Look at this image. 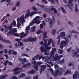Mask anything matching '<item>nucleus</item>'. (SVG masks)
<instances>
[{"instance_id": "052dcab7", "label": "nucleus", "mask_w": 79, "mask_h": 79, "mask_svg": "<svg viewBox=\"0 0 79 79\" xmlns=\"http://www.w3.org/2000/svg\"><path fill=\"white\" fill-rule=\"evenodd\" d=\"M30 29V27L28 26L27 27H26V29H25V30L29 31Z\"/></svg>"}, {"instance_id": "aec40b11", "label": "nucleus", "mask_w": 79, "mask_h": 79, "mask_svg": "<svg viewBox=\"0 0 79 79\" xmlns=\"http://www.w3.org/2000/svg\"><path fill=\"white\" fill-rule=\"evenodd\" d=\"M30 38H28L27 39H24L22 40V41L25 42H27L30 41Z\"/></svg>"}, {"instance_id": "a19ab883", "label": "nucleus", "mask_w": 79, "mask_h": 79, "mask_svg": "<svg viewBox=\"0 0 79 79\" xmlns=\"http://www.w3.org/2000/svg\"><path fill=\"white\" fill-rule=\"evenodd\" d=\"M42 32V31L41 30H38L37 32H36V34L39 35Z\"/></svg>"}, {"instance_id": "7ed1b4c3", "label": "nucleus", "mask_w": 79, "mask_h": 79, "mask_svg": "<svg viewBox=\"0 0 79 79\" xmlns=\"http://www.w3.org/2000/svg\"><path fill=\"white\" fill-rule=\"evenodd\" d=\"M59 69V70H58V69H56L55 71V73H54V74H53V75H54V77H56V76L58 75V73L59 75L60 76L63 75V71H62L63 69V68H60Z\"/></svg>"}, {"instance_id": "de8ad7c7", "label": "nucleus", "mask_w": 79, "mask_h": 79, "mask_svg": "<svg viewBox=\"0 0 79 79\" xmlns=\"http://www.w3.org/2000/svg\"><path fill=\"white\" fill-rule=\"evenodd\" d=\"M49 71H51L52 72V74H54V72L53 71V69L52 68H50L49 69Z\"/></svg>"}, {"instance_id": "c03bdc74", "label": "nucleus", "mask_w": 79, "mask_h": 79, "mask_svg": "<svg viewBox=\"0 0 79 79\" xmlns=\"http://www.w3.org/2000/svg\"><path fill=\"white\" fill-rule=\"evenodd\" d=\"M71 33H74L77 34H79V32H78L76 31H74L73 30V31H71Z\"/></svg>"}, {"instance_id": "a18cd8bd", "label": "nucleus", "mask_w": 79, "mask_h": 79, "mask_svg": "<svg viewBox=\"0 0 79 79\" xmlns=\"http://www.w3.org/2000/svg\"><path fill=\"white\" fill-rule=\"evenodd\" d=\"M64 59H63L59 61V62L60 64H63V63H64Z\"/></svg>"}, {"instance_id": "0e129e2a", "label": "nucleus", "mask_w": 79, "mask_h": 79, "mask_svg": "<svg viewBox=\"0 0 79 79\" xmlns=\"http://www.w3.org/2000/svg\"><path fill=\"white\" fill-rule=\"evenodd\" d=\"M72 36L71 34H69V35H68V37L69 38L71 39V36Z\"/></svg>"}, {"instance_id": "c9c22d12", "label": "nucleus", "mask_w": 79, "mask_h": 79, "mask_svg": "<svg viewBox=\"0 0 79 79\" xmlns=\"http://www.w3.org/2000/svg\"><path fill=\"white\" fill-rule=\"evenodd\" d=\"M75 12H77L79 10H78V8L77 7V4H75Z\"/></svg>"}, {"instance_id": "c85d7f7f", "label": "nucleus", "mask_w": 79, "mask_h": 79, "mask_svg": "<svg viewBox=\"0 0 79 79\" xmlns=\"http://www.w3.org/2000/svg\"><path fill=\"white\" fill-rule=\"evenodd\" d=\"M35 22L34 21V20H33V21H32V22H31L30 23H29V26H31L34 25V24H35Z\"/></svg>"}, {"instance_id": "e2e57ef3", "label": "nucleus", "mask_w": 79, "mask_h": 79, "mask_svg": "<svg viewBox=\"0 0 79 79\" xmlns=\"http://www.w3.org/2000/svg\"><path fill=\"white\" fill-rule=\"evenodd\" d=\"M13 35H14L15 36H17L18 37H19V34L18 33H14Z\"/></svg>"}, {"instance_id": "f3484780", "label": "nucleus", "mask_w": 79, "mask_h": 79, "mask_svg": "<svg viewBox=\"0 0 79 79\" xmlns=\"http://www.w3.org/2000/svg\"><path fill=\"white\" fill-rule=\"evenodd\" d=\"M43 35V40H45V39H46L47 38V33L45 31H44Z\"/></svg>"}, {"instance_id": "8fccbe9b", "label": "nucleus", "mask_w": 79, "mask_h": 79, "mask_svg": "<svg viewBox=\"0 0 79 79\" xmlns=\"http://www.w3.org/2000/svg\"><path fill=\"white\" fill-rule=\"evenodd\" d=\"M45 49H46L47 50H50V49H51V47H48V46L45 47Z\"/></svg>"}, {"instance_id": "c756f323", "label": "nucleus", "mask_w": 79, "mask_h": 79, "mask_svg": "<svg viewBox=\"0 0 79 79\" xmlns=\"http://www.w3.org/2000/svg\"><path fill=\"white\" fill-rule=\"evenodd\" d=\"M70 72H71V71H70L69 70H66V71H65V72L64 73V75L65 76H66L67 74H69V73H70Z\"/></svg>"}, {"instance_id": "2eb2a0df", "label": "nucleus", "mask_w": 79, "mask_h": 79, "mask_svg": "<svg viewBox=\"0 0 79 79\" xmlns=\"http://www.w3.org/2000/svg\"><path fill=\"white\" fill-rule=\"evenodd\" d=\"M31 65V63H30L29 62H28L27 64H25L24 65H23L22 66V68H25L28 67Z\"/></svg>"}, {"instance_id": "ddd939ff", "label": "nucleus", "mask_w": 79, "mask_h": 79, "mask_svg": "<svg viewBox=\"0 0 79 79\" xmlns=\"http://www.w3.org/2000/svg\"><path fill=\"white\" fill-rule=\"evenodd\" d=\"M38 57V59H39V60H40L41 59H44L45 57H44L43 56V55H41V56H40V55L37 54L36 55V56H35V57L36 58H37Z\"/></svg>"}, {"instance_id": "f257e3e1", "label": "nucleus", "mask_w": 79, "mask_h": 79, "mask_svg": "<svg viewBox=\"0 0 79 79\" xmlns=\"http://www.w3.org/2000/svg\"><path fill=\"white\" fill-rule=\"evenodd\" d=\"M24 15L23 14L22 15H21V16L20 17V18L19 17L17 18V27L18 28L20 26L21 24L19 22L20 21V23H21L22 24L23 26L24 24H23L24 22H25V19L24 18Z\"/></svg>"}, {"instance_id": "603ef678", "label": "nucleus", "mask_w": 79, "mask_h": 79, "mask_svg": "<svg viewBox=\"0 0 79 79\" xmlns=\"http://www.w3.org/2000/svg\"><path fill=\"white\" fill-rule=\"evenodd\" d=\"M12 54L13 55H17V52L16 51H14L12 52Z\"/></svg>"}, {"instance_id": "79ce46f5", "label": "nucleus", "mask_w": 79, "mask_h": 79, "mask_svg": "<svg viewBox=\"0 0 79 79\" xmlns=\"http://www.w3.org/2000/svg\"><path fill=\"white\" fill-rule=\"evenodd\" d=\"M49 2H51L52 4H54L55 3V2L53 0H48Z\"/></svg>"}, {"instance_id": "864d4df0", "label": "nucleus", "mask_w": 79, "mask_h": 79, "mask_svg": "<svg viewBox=\"0 0 79 79\" xmlns=\"http://www.w3.org/2000/svg\"><path fill=\"white\" fill-rule=\"evenodd\" d=\"M50 19H50V17L48 18H47L46 19H45V20L46 21L48 22L50 21Z\"/></svg>"}, {"instance_id": "72a5a7b5", "label": "nucleus", "mask_w": 79, "mask_h": 79, "mask_svg": "<svg viewBox=\"0 0 79 79\" xmlns=\"http://www.w3.org/2000/svg\"><path fill=\"white\" fill-rule=\"evenodd\" d=\"M63 50L61 49H59L58 51V53L59 54H63Z\"/></svg>"}, {"instance_id": "7c9ffc66", "label": "nucleus", "mask_w": 79, "mask_h": 79, "mask_svg": "<svg viewBox=\"0 0 79 79\" xmlns=\"http://www.w3.org/2000/svg\"><path fill=\"white\" fill-rule=\"evenodd\" d=\"M65 7H67V6L69 7V9H72L73 8V6H72L71 5H65Z\"/></svg>"}, {"instance_id": "9d476101", "label": "nucleus", "mask_w": 79, "mask_h": 79, "mask_svg": "<svg viewBox=\"0 0 79 79\" xmlns=\"http://www.w3.org/2000/svg\"><path fill=\"white\" fill-rule=\"evenodd\" d=\"M65 45H68V43H66V42L64 41H62L60 43V48L61 49H62L63 48V46Z\"/></svg>"}, {"instance_id": "4d7b16f0", "label": "nucleus", "mask_w": 79, "mask_h": 79, "mask_svg": "<svg viewBox=\"0 0 79 79\" xmlns=\"http://www.w3.org/2000/svg\"><path fill=\"white\" fill-rule=\"evenodd\" d=\"M68 23L72 27H73V24L71 21L69 22Z\"/></svg>"}, {"instance_id": "4468645a", "label": "nucleus", "mask_w": 79, "mask_h": 79, "mask_svg": "<svg viewBox=\"0 0 79 79\" xmlns=\"http://www.w3.org/2000/svg\"><path fill=\"white\" fill-rule=\"evenodd\" d=\"M46 66L45 65H42L41 67V69L40 70V73H42V71H44V70L46 68Z\"/></svg>"}, {"instance_id": "69168bd1", "label": "nucleus", "mask_w": 79, "mask_h": 79, "mask_svg": "<svg viewBox=\"0 0 79 79\" xmlns=\"http://www.w3.org/2000/svg\"><path fill=\"white\" fill-rule=\"evenodd\" d=\"M54 67L55 68V69H56L57 68V69H58L59 67L58 65L57 64L54 65Z\"/></svg>"}, {"instance_id": "680f3d73", "label": "nucleus", "mask_w": 79, "mask_h": 79, "mask_svg": "<svg viewBox=\"0 0 79 79\" xmlns=\"http://www.w3.org/2000/svg\"><path fill=\"white\" fill-rule=\"evenodd\" d=\"M10 79H18V77H11Z\"/></svg>"}, {"instance_id": "3c124183", "label": "nucleus", "mask_w": 79, "mask_h": 79, "mask_svg": "<svg viewBox=\"0 0 79 79\" xmlns=\"http://www.w3.org/2000/svg\"><path fill=\"white\" fill-rule=\"evenodd\" d=\"M64 39H65V42H66L67 44L68 42H69V40L67 38H64Z\"/></svg>"}, {"instance_id": "39448f33", "label": "nucleus", "mask_w": 79, "mask_h": 79, "mask_svg": "<svg viewBox=\"0 0 79 79\" xmlns=\"http://www.w3.org/2000/svg\"><path fill=\"white\" fill-rule=\"evenodd\" d=\"M12 31H9L7 33V35L10 36V35L13 34L14 33L17 32V30L15 28L12 29Z\"/></svg>"}, {"instance_id": "423d86ee", "label": "nucleus", "mask_w": 79, "mask_h": 79, "mask_svg": "<svg viewBox=\"0 0 79 79\" xmlns=\"http://www.w3.org/2000/svg\"><path fill=\"white\" fill-rule=\"evenodd\" d=\"M55 22V18L54 16H52V20H50L49 22V27L51 28L52 27L53 23L54 24Z\"/></svg>"}, {"instance_id": "2f4dec72", "label": "nucleus", "mask_w": 79, "mask_h": 79, "mask_svg": "<svg viewBox=\"0 0 79 79\" xmlns=\"http://www.w3.org/2000/svg\"><path fill=\"white\" fill-rule=\"evenodd\" d=\"M10 62L8 60H6L5 61H4V63H3V64L5 66H6L7 65V64L8 63Z\"/></svg>"}, {"instance_id": "f8f14e48", "label": "nucleus", "mask_w": 79, "mask_h": 79, "mask_svg": "<svg viewBox=\"0 0 79 79\" xmlns=\"http://www.w3.org/2000/svg\"><path fill=\"white\" fill-rule=\"evenodd\" d=\"M79 74V72L77 71H76L75 72V74H73V79H77V76Z\"/></svg>"}, {"instance_id": "13d9d810", "label": "nucleus", "mask_w": 79, "mask_h": 79, "mask_svg": "<svg viewBox=\"0 0 79 79\" xmlns=\"http://www.w3.org/2000/svg\"><path fill=\"white\" fill-rule=\"evenodd\" d=\"M72 2V1L69 0L68 3H69V4H71L72 6H73V4Z\"/></svg>"}, {"instance_id": "6ab92c4d", "label": "nucleus", "mask_w": 79, "mask_h": 79, "mask_svg": "<svg viewBox=\"0 0 79 79\" xmlns=\"http://www.w3.org/2000/svg\"><path fill=\"white\" fill-rule=\"evenodd\" d=\"M33 67H34V68L35 69L36 72L38 71V65L34 64V65H33Z\"/></svg>"}, {"instance_id": "dca6fc26", "label": "nucleus", "mask_w": 79, "mask_h": 79, "mask_svg": "<svg viewBox=\"0 0 79 79\" xmlns=\"http://www.w3.org/2000/svg\"><path fill=\"white\" fill-rule=\"evenodd\" d=\"M25 32L26 34H25V35H23V36H20L19 37H21V38H24L27 35V34H29V32L28 31L29 30H25Z\"/></svg>"}, {"instance_id": "1a4fd4ad", "label": "nucleus", "mask_w": 79, "mask_h": 79, "mask_svg": "<svg viewBox=\"0 0 79 79\" xmlns=\"http://www.w3.org/2000/svg\"><path fill=\"white\" fill-rule=\"evenodd\" d=\"M22 38H21V39H18L17 38V39L15 40V41L16 42H18V43H19V44H18V47H19V46H22L23 45V43H22L23 42H19L20 41L22 40Z\"/></svg>"}, {"instance_id": "4c0bfd02", "label": "nucleus", "mask_w": 79, "mask_h": 79, "mask_svg": "<svg viewBox=\"0 0 79 79\" xmlns=\"http://www.w3.org/2000/svg\"><path fill=\"white\" fill-rule=\"evenodd\" d=\"M52 42V39H50L48 40V45L51 44V43Z\"/></svg>"}, {"instance_id": "58836bf2", "label": "nucleus", "mask_w": 79, "mask_h": 79, "mask_svg": "<svg viewBox=\"0 0 79 79\" xmlns=\"http://www.w3.org/2000/svg\"><path fill=\"white\" fill-rule=\"evenodd\" d=\"M21 55L22 56H26L27 57H29L28 55H27V54H26L25 53H22V54H21Z\"/></svg>"}, {"instance_id": "37998d69", "label": "nucleus", "mask_w": 79, "mask_h": 79, "mask_svg": "<svg viewBox=\"0 0 79 79\" xmlns=\"http://www.w3.org/2000/svg\"><path fill=\"white\" fill-rule=\"evenodd\" d=\"M14 50H9V51H8V52H9V55H10V54H11V52H14Z\"/></svg>"}, {"instance_id": "bf43d9fd", "label": "nucleus", "mask_w": 79, "mask_h": 79, "mask_svg": "<svg viewBox=\"0 0 79 79\" xmlns=\"http://www.w3.org/2000/svg\"><path fill=\"white\" fill-rule=\"evenodd\" d=\"M41 1L43 2H44L45 4H47L48 3L47 1H46V0H41Z\"/></svg>"}, {"instance_id": "6e6d98bb", "label": "nucleus", "mask_w": 79, "mask_h": 79, "mask_svg": "<svg viewBox=\"0 0 79 79\" xmlns=\"http://www.w3.org/2000/svg\"><path fill=\"white\" fill-rule=\"evenodd\" d=\"M21 62H26V58H24L23 59H22L21 60Z\"/></svg>"}, {"instance_id": "cd10ccee", "label": "nucleus", "mask_w": 79, "mask_h": 79, "mask_svg": "<svg viewBox=\"0 0 79 79\" xmlns=\"http://www.w3.org/2000/svg\"><path fill=\"white\" fill-rule=\"evenodd\" d=\"M34 19H35L36 20H37V19H38L39 20H40L42 19V17H40V16H36L35 17V18H34Z\"/></svg>"}, {"instance_id": "a211bd4d", "label": "nucleus", "mask_w": 79, "mask_h": 79, "mask_svg": "<svg viewBox=\"0 0 79 79\" xmlns=\"http://www.w3.org/2000/svg\"><path fill=\"white\" fill-rule=\"evenodd\" d=\"M54 6H52V8H51V10L52 11L54 10V13L56 14L57 13V10L56 9V8H54Z\"/></svg>"}, {"instance_id": "b1692460", "label": "nucleus", "mask_w": 79, "mask_h": 79, "mask_svg": "<svg viewBox=\"0 0 79 79\" xmlns=\"http://www.w3.org/2000/svg\"><path fill=\"white\" fill-rule=\"evenodd\" d=\"M60 8L61 10H62L63 13L64 14H66V12L64 8L63 7H60Z\"/></svg>"}, {"instance_id": "09e8293b", "label": "nucleus", "mask_w": 79, "mask_h": 79, "mask_svg": "<svg viewBox=\"0 0 79 79\" xmlns=\"http://www.w3.org/2000/svg\"><path fill=\"white\" fill-rule=\"evenodd\" d=\"M49 71H51L52 72V74H54V72L53 71V69L52 68H50L49 69Z\"/></svg>"}, {"instance_id": "ea45409f", "label": "nucleus", "mask_w": 79, "mask_h": 79, "mask_svg": "<svg viewBox=\"0 0 79 79\" xmlns=\"http://www.w3.org/2000/svg\"><path fill=\"white\" fill-rule=\"evenodd\" d=\"M32 9L34 11H38V9H37L35 6H33L32 7Z\"/></svg>"}, {"instance_id": "bb28decb", "label": "nucleus", "mask_w": 79, "mask_h": 79, "mask_svg": "<svg viewBox=\"0 0 79 79\" xmlns=\"http://www.w3.org/2000/svg\"><path fill=\"white\" fill-rule=\"evenodd\" d=\"M33 20L35 22V23H37V24H39L40 23V21H38V20L36 19H33Z\"/></svg>"}, {"instance_id": "0eeeda50", "label": "nucleus", "mask_w": 79, "mask_h": 79, "mask_svg": "<svg viewBox=\"0 0 79 79\" xmlns=\"http://www.w3.org/2000/svg\"><path fill=\"white\" fill-rule=\"evenodd\" d=\"M0 40L4 43H7L10 44H11V42L9 40L3 39V38L2 37L1 35H0Z\"/></svg>"}, {"instance_id": "49530a36", "label": "nucleus", "mask_w": 79, "mask_h": 79, "mask_svg": "<svg viewBox=\"0 0 79 79\" xmlns=\"http://www.w3.org/2000/svg\"><path fill=\"white\" fill-rule=\"evenodd\" d=\"M29 15L30 12H28L27 13V14L25 15V18H26L28 17Z\"/></svg>"}, {"instance_id": "473e14b6", "label": "nucleus", "mask_w": 79, "mask_h": 79, "mask_svg": "<svg viewBox=\"0 0 79 79\" xmlns=\"http://www.w3.org/2000/svg\"><path fill=\"white\" fill-rule=\"evenodd\" d=\"M44 54L46 55H49V52L48 51H47V50H45L44 51Z\"/></svg>"}, {"instance_id": "412c9836", "label": "nucleus", "mask_w": 79, "mask_h": 79, "mask_svg": "<svg viewBox=\"0 0 79 79\" xmlns=\"http://www.w3.org/2000/svg\"><path fill=\"white\" fill-rule=\"evenodd\" d=\"M21 69H22L21 68H19V67H16L15 69H14L13 71L14 72H15L16 71H19V70H21Z\"/></svg>"}, {"instance_id": "4be33fe9", "label": "nucleus", "mask_w": 79, "mask_h": 79, "mask_svg": "<svg viewBox=\"0 0 79 79\" xmlns=\"http://www.w3.org/2000/svg\"><path fill=\"white\" fill-rule=\"evenodd\" d=\"M25 76H26V74H25L24 73H21V74L19 75L18 78L19 79H20L21 78Z\"/></svg>"}, {"instance_id": "9b49d317", "label": "nucleus", "mask_w": 79, "mask_h": 79, "mask_svg": "<svg viewBox=\"0 0 79 79\" xmlns=\"http://www.w3.org/2000/svg\"><path fill=\"white\" fill-rule=\"evenodd\" d=\"M56 51V48H53L52 49V51L50 52V55L52 57H54V52H55Z\"/></svg>"}, {"instance_id": "f704fd0d", "label": "nucleus", "mask_w": 79, "mask_h": 79, "mask_svg": "<svg viewBox=\"0 0 79 79\" xmlns=\"http://www.w3.org/2000/svg\"><path fill=\"white\" fill-rule=\"evenodd\" d=\"M35 28H36V27L35 26H33V27H32L31 28V29L32 31L33 32H34L35 31Z\"/></svg>"}, {"instance_id": "338daca9", "label": "nucleus", "mask_w": 79, "mask_h": 79, "mask_svg": "<svg viewBox=\"0 0 79 79\" xmlns=\"http://www.w3.org/2000/svg\"><path fill=\"white\" fill-rule=\"evenodd\" d=\"M31 64H36V61L35 60H34V61H32L31 62Z\"/></svg>"}, {"instance_id": "393cba45", "label": "nucleus", "mask_w": 79, "mask_h": 79, "mask_svg": "<svg viewBox=\"0 0 79 79\" xmlns=\"http://www.w3.org/2000/svg\"><path fill=\"white\" fill-rule=\"evenodd\" d=\"M30 42H35V40H36V39L34 38H31V37H30Z\"/></svg>"}, {"instance_id": "6e6552de", "label": "nucleus", "mask_w": 79, "mask_h": 79, "mask_svg": "<svg viewBox=\"0 0 79 79\" xmlns=\"http://www.w3.org/2000/svg\"><path fill=\"white\" fill-rule=\"evenodd\" d=\"M60 35L56 37L57 39H59L60 37L64 38L65 36V33L64 32H62L60 33Z\"/></svg>"}, {"instance_id": "20e7f679", "label": "nucleus", "mask_w": 79, "mask_h": 79, "mask_svg": "<svg viewBox=\"0 0 79 79\" xmlns=\"http://www.w3.org/2000/svg\"><path fill=\"white\" fill-rule=\"evenodd\" d=\"M62 57H63V55H60L59 56L58 54H56L53 58V59L56 61L57 60H60Z\"/></svg>"}, {"instance_id": "a878e982", "label": "nucleus", "mask_w": 79, "mask_h": 79, "mask_svg": "<svg viewBox=\"0 0 79 79\" xmlns=\"http://www.w3.org/2000/svg\"><path fill=\"white\" fill-rule=\"evenodd\" d=\"M45 48L44 47H41V48H40V50L41 51V53H42L44 51H45V50H44Z\"/></svg>"}, {"instance_id": "5701e85b", "label": "nucleus", "mask_w": 79, "mask_h": 79, "mask_svg": "<svg viewBox=\"0 0 79 79\" xmlns=\"http://www.w3.org/2000/svg\"><path fill=\"white\" fill-rule=\"evenodd\" d=\"M35 70H34L33 69H32L31 70H30L28 72L29 74H34V73H35Z\"/></svg>"}, {"instance_id": "f03ea898", "label": "nucleus", "mask_w": 79, "mask_h": 79, "mask_svg": "<svg viewBox=\"0 0 79 79\" xmlns=\"http://www.w3.org/2000/svg\"><path fill=\"white\" fill-rule=\"evenodd\" d=\"M12 25L15 27L16 26V23L15 21H13V23H11L10 24L9 26H7L6 25H4V27L6 29H8L9 31H11L12 29Z\"/></svg>"}, {"instance_id": "5fc2aeb1", "label": "nucleus", "mask_w": 79, "mask_h": 79, "mask_svg": "<svg viewBox=\"0 0 79 79\" xmlns=\"http://www.w3.org/2000/svg\"><path fill=\"white\" fill-rule=\"evenodd\" d=\"M48 45H47V43H44V44H43V46L44 47L45 46V47H47V46H48Z\"/></svg>"}, {"instance_id": "774afa93", "label": "nucleus", "mask_w": 79, "mask_h": 79, "mask_svg": "<svg viewBox=\"0 0 79 79\" xmlns=\"http://www.w3.org/2000/svg\"><path fill=\"white\" fill-rule=\"evenodd\" d=\"M5 75L2 76V77H0V79H5Z\"/></svg>"}, {"instance_id": "e433bc0d", "label": "nucleus", "mask_w": 79, "mask_h": 79, "mask_svg": "<svg viewBox=\"0 0 79 79\" xmlns=\"http://www.w3.org/2000/svg\"><path fill=\"white\" fill-rule=\"evenodd\" d=\"M56 32V30L55 29L53 30L52 31V34L53 35H55Z\"/></svg>"}]
</instances>
